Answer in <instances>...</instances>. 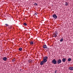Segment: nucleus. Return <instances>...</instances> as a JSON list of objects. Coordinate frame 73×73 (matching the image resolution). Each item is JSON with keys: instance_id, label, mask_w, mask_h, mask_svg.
Returning a JSON list of instances; mask_svg holds the SVG:
<instances>
[{"instance_id": "obj_17", "label": "nucleus", "mask_w": 73, "mask_h": 73, "mask_svg": "<svg viewBox=\"0 0 73 73\" xmlns=\"http://www.w3.org/2000/svg\"><path fill=\"white\" fill-rule=\"evenodd\" d=\"M12 62H15L16 60L15 59H12Z\"/></svg>"}, {"instance_id": "obj_3", "label": "nucleus", "mask_w": 73, "mask_h": 73, "mask_svg": "<svg viewBox=\"0 0 73 73\" xmlns=\"http://www.w3.org/2000/svg\"><path fill=\"white\" fill-rule=\"evenodd\" d=\"M53 37H56L57 36V32H56L55 33L53 34Z\"/></svg>"}, {"instance_id": "obj_5", "label": "nucleus", "mask_w": 73, "mask_h": 73, "mask_svg": "<svg viewBox=\"0 0 73 73\" xmlns=\"http://www.w3.org/2000/svg\"><path fill=\"white\" fill-rule=\"evenodd\" d=\"M62 61L61 60V59H58V60L57 61V63L58 64H60L61 62Z\"/></svg>"}, {"instance_id": "obj_8", "label": "nucleus", "mask_w": 73, "mask_h": 73, "mask_svg": "<svg viewBox=\"0 0 73 73\" xmlns=\"http://www.w3.org/2000/svg\"><path fill=\"white\" fill-rule=\"evenodd\" d=\"M69 69L70 70H73V67H69Z\"/></svg>"}, {"instance_id": "obj_13", "label": "nucleus", "mask_w": 73, "mask_h": 73, "mask_svg": "<svg viewBox=\"0 0 73 73\" xmlns=\"http://www.w3.org/2000/svg\"><path fill=\"white\" fill-rule=\"evenodd\" d=\"M72 60V59L70 58H69L68 59V61H70Z\"/></svg>"}, {"instance_id": "obj_10", "label": "nucleus", "mask_w": 73, "mask_h": 73, "mask_svg": "<svg viewBox=\"0 0 73 73\" xmlns=\"http://www.w3.org/2000/svg\"><path fill=\"white\" fill-rule=\"evenodd\" d=\"M44 62L43 61H42L40 63V65H42L44 64Z\"/></svg>"}, {"instance_id": "obj_1", "label": "nucleus", "mask_w": 73, "mask_h": 73, "mask_svg": "<svg viewBox=\"0 0 73 73\" xmlns=\"http://www.w3.org/2000/svg\"><path fill=\"white\" fill-rule=\"evenodd\" d=\"M47 59H48V56H45L43 58L42 61L44 62V63H45L47 61Z\"/></svg>"}, {"instance_id": "obj_11", "label": "nucleus", "mask_w": 73, "mask_h": 73, "mask_svg": "<svg viewBox=\"0 0 73 73\" xmlns=\"http://www.w3.org/2000/svg\"><path fill=\"white\" fill-rule=\"evenodd\" d=\"M63 38H61L60 40V42H62V41H63Z\"/></svg>"}, {"instance_id": "obj_19", "label": "nucleus", "mask_w": 73, "mask_h": 73, "mask_svg": "<svg viewBox=\"0 0 73 73\" xmlns=\"http://www.w3.org/2000/svg\"><path fill=\"white\" fill-rule=\"evenodd\" d=\"M48 49L46 50L47 51H49V48H47Z\"/></svg>"}, {"instance_id": "obj_20", "label": "nucleus", "mask_w": 73, "mask_h": 73, "mask_svg": "<svg viewBox=\"0 0 73 73\" xmlns=\"http://www.w3.org/2000/svg\"><path fill=\"white\" fill-rule=\"evenodd\" d=\"M5 25H6V26H9V25H8L7 24H5Z\"/></svg>"}, {"instance_id": "obj_18", "label": "nucleus", "mask_w": 73, "mask_h": 73, "mask_svg": "<svg viewBox=\"0 0 73 73\" xmlns=\"http://www.w3.org/2000/svg\"><path fill=\"white\" fill-rule=\"evenodd\" d=\"M34 5H37V4L36 3H35L34 4Z\"/></svg>"}, {"instance_id": "obj_9", "label": "nucleus", "mask_w": 73, "mask_h": 73, "mask_svg": "<svg viewBox=\"0 0 73 73\" xmlns=\"http://www.w3.org/2000/svg\"><path fill=\"white\" fill-rule=\"evenodd\" d=\"M66 60L65 58H63L62 59V61L63 62H65V61H66Z\"/></svg>"}, {"instance_id": "obj_4", "label": "nucleus", "mask_w": 73, "mask_h": 73, "mask_svg": "<svg viewBox=\"0 0 73 73\" xmlns=\"http://www.w3.org/2000/svg\"><path fill=\"white\" fill-rule=\"evenodd\" d=\"M52 17L53 18H54V19H56L57 18V16H56V14H54L53 15H52Z\"/></svg>"}, {"instance_id": "obj_14", "label": "nucleus", "mask_w": 73, "mask_h": 73, "mask_svg": "<svg viewBox=\"0 0 73 73\" xmlns=\"http://www.w3.org/2000/svg\"><path fill=\"white\" fill-rule=\"evenodd\" d=\"M65 6H67V5H68V2H65Z\"/></svg>"}, {"instance_id": "obj_2", "label": "nucleus", "mask_w": 73, "mask_h": 73, "mask_svg": "<svg viewBox=\"0 0 73 73\" xmlns=\"http://www.w3.org/2000/svg\"><path fill=\"white\" fill-rule=\"evenodd\" d=\"M52 63H53V64H57V61H56V60L54 59L52 61Z\"/></svg>"}, {"instance_id": "obj_6", "label": "nucleus", "mask_w": 73, "mask_h": 73, "mask_svg": "<svg viewBox=\"0 0 73 73\" xmlns=\"http://www.w3.org/2000/svg\"><path fill=\"white\" fill-rule=\"evenodd\" d=\"M3 60L4 61H6L7 60V57H5L3 58Z\"/></svg>"}, {"instance_id": "obj_21", "label": "nucleus", "mask_w": 73, "mask_h": 73, "mask_svg": "<svg viewBox=\"0 0 73 73\" xmlns=\"http://www.w3.org/2000/svg\"><path fill=\"white\" fill-rule=\"evenodd\" d=\"M37 13H35V15L37 16Z\"/></svg>"}, {"instance_id": "obj_12", "label": "nucleus", "mask_w": 73, "mask_h": 73, "mask_svg": "<svg viewBox=\"0 0 73 73\" xmlns=\"http://www.w3.org/2000/svg\"><path fill=\"white\" fill-rule=\"evenodd\" d=\"M30 44H31V45H32V44H33V41L30 42Z\"/></svg>"}, {"instance_id": "obj_23", "label": "nucleus", "mask_w": 73, "mask_h": 73, "mask_svg": "<svg viewBox=\"0 0 73 73\" xmlns=\"http://www.w3.org/2000/svg\"><path fill=\"white\" fill-rule=\"evenodd\" d=\"M21 70H22L21 69H20V71H21Z\"/></svg>"}, {"instance_id": "obj_22", "label": "nucleus", "mask_w": 73, "mask_h": 73, "mask_svg": "<svg viewBox=\"0 0 73 73\" xmlns=\"http://www.w3.org/2000/svg\"><path fill=\"white\" fill-rule=\"evenodd\" d=\"M57 73V70H55V71L54 72V73Z\"/></svg>"}, {"instance_id": "obj_7", "label": "nucleus", "mask_w": 73, "mask_h": 73, "mask_svg": "<svg viewBox=\"0 0 73 73\" xmlns=\"http://www.w3.org/2000/svg\"><path fill=\"white\" fill-rule=\"evenodd\" d=\"M47 46H46V44L44 45L43 46V48H44V49H45L46 48V49H48V47H47Z\"/></svg>"}, {"instance_id": "obj_16", "label": "nucleus", "mask_w": 73, "mask_h": 73, "mask_svg": "<svg viewBox=\"0 0 73 73\" xmlns=\"http://www.w3.org/2000/svg\"><path fill=\"white\" fill-rule=\"evenodd\" d=\"M23 25H25V26H27V23H23Z\"/></svg>"}, {"instance_id": "obj_15", "label": "nucleus", "mask_w": 73, "mask_h": 73, "mask_svg": "<svg viewBox=\"0 0 73 73\" xmlns=\"http://www.w3.org/2000/svg\"><path fill=\"white\" fill-rule=\"evenodd\" d=\"M19 50L20 51H21V50H22V48H19Z\"/></svg>"}]
</instances>
